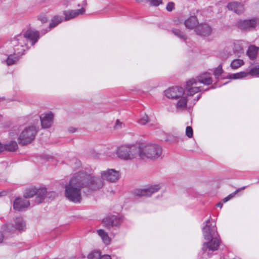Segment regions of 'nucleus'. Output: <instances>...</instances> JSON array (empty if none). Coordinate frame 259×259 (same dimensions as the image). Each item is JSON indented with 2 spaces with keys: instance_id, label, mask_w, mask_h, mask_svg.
I'll list each match as a JSON object with an SVG mask.
<instances>
[{
  "instance_id": "39",
  "label": "nucleus",
  "mask_w": 259,
  "mask_h": 259,
  "mask_svg": "<svg viewBox=\"0 0 259 259\" xmlns=\"http://www.w3.org/2000/svg\"><path fill=\"white\" fill-rule=\"evenodd\" d=\"M186 135L189 138H191L193 137V131L191 126H188L186 127Z\"/></svg>"
},
{
  "instance_id": "56",
  "label": "nucleus",
  "mask_w": 259,
  "mask_h": 259,
  "mask_svg": "<svg viewBox=\"0 0 259 259\" xmlns=\"http://www.w3.org/2000/svg\"><path fill=\"white\" fill-rule=\"evenodd\" d=\"M256 20H257V24L259 25V19L256 18Z\"/></svg>"
},
{
  "instance_id": "13",
  "label": "nucleus",
  "mask_w": 259,
  "mask_h": 259,
  "mask_svg": "<svg viewBox=\"0 0 259 259\" xmlns=\"http://www.w3.org/2000/svg\"><path fill=\"white\" fill-rule=\"evenodd\" d=\"M197 84L196 79L191 78L186 82V92L187 96H192L195 94L201 91L200 87H195Z\"/></svg>"
},
{
  "instance_id": "22",
  "label": "nucleus",
  "mask_w": 259,
  "mask_h": 259,
  "mask_svg": "<svg viewBox=\"0 0 259 259\" xmlns=\"http://www.w3.org/2000/svg\"><path fill=\"white\" fill-rule=\"evenodd\" d=\"M16 230L24 231L26 230V223L22 217H17L14 220V225Z\"/></svg>"
},
{
  "instance_id": "41",
  "label": "nucleus",
  "mask_w": 259,
  "mask_h": 259,
  "mask_svg": "<svg viewBox=\"0 0 259 259\" xmlns=\"http://www.w3.org/2000/svg\"><path fill=\"white\" fill-rule=\"evenodd\" d=\"M149 121V117L148 115H145L142 117L139 120V123L142 125L146 124Z\"/></svg>"
},
{
  "instance_id": "42",
  "label": "nucleus",
  "mask_w": 259,
  "mask_h": 259,
  "mask_svg": "<svg viewBox=\"0 0 259 259\" xmlns=\"http://www.w3.org/2000/svg\"><path fill=\"white\" fill-rule=\"evenodd\" d=\"M57 196V193L55 191L48 192L47 191L46 198L53 199Z\"/></svg>"
},
{
  "instance_id": "11",
  "label": "nucleus",
  "mask_w": 259,
  "mask_h": 259,
  "mask_svg": "<svg viewBox=\"0 0 259 259\" xmlns=\"http://www.w3.org/2000/svg\"><path fill=\"white\" fill-rule=\"evenodd\" d=\"M257 25L256 18L248 20H240L237 22L238 27L243 30L254 29Z\"/></svg>"
},
{
  "instance_id": "5",
  "label": "nucleus",
  "mask_w": 259,
  "mask_h": 259,
  "mask_svg": "<svg viewBox=\"0 0 259 259\" xmlns=\"http://www.w3.org/2000/svg\"><path fill=\"white\" fill-rule=\"evenodd\" d=\"M138 146L132 145H122L117 150L118 156L124 160H131L135 158L138 155Z\"/></svg>"
},
{
  "instance_id": "49",
  "label": "nucleus",
  "mask_w": 259,
  "mask_h": 259,
  "mask_svg": "<svg viewBox=\"0 0 259 259\" xmlns=\"http://www.w3.org/2000/svg\"><path fill=\"white\" fill-rule=\"evenodd\" d=\"M75 163L76 164L77 166H78V167L80 166L81 165L80 161L77 159H75Z\"/></svg>"
},
{
  "instance_id": "12",
  "label": "nucleus",
  "mask_w": 259,
  "mask_h": 259,
  "mask_svg": "<svg viewBox=\"0 0 259 259\" xmlns=\"http://www.w3.org/2000/svg\"><path fill=\"white\" fill-rule=\"evenodd\" d=\"M160 187L159 185L151 186L146 189H138L135 191V195L139 197H148L157 192Z\"/></svg>"
},
{
  "instance_id": "54",
  "label": "nucleus",
  "mask_w": 259,
  "mask_h": 259,
  "mask_svg": "<svg viewBox=\"0 0 259 259\" xmlns=\"http://www.w3.org/2000/svg\"><path fill=\"white\" fill-rule=\"evenodd\" d=\"M217 206L220 207V208H222L223 206V204L221 202H219L217 204Z\"/></svg>"
},
{
  "instance_id": "1",
  "label": "nucleus",
  "mask_w": 259,
  "mask_h": 259,
  "mask_svg": "<svg viewBox=\"0 0 259 259\" xmlns=\"http://www.w3.org/2000/svg\"><path fill=\"white\" fill-rule=\"evenodd\" d=\"M210 219L205 222V225L202 228L204 238L205 240H209L207 242H204L202 246L203 253H206L208 256L210 251H214L218 249L221 240L217 230L215 224L211 223Z\"/></svg>"
},
{
  "instance_id": "3",
  "label": "nucleus",
  "mask_w": 259,
  "mask_h": 259,
  "mask_svg": "<svg viewBox=\"0 0 259 259\" xmlns=\"http://www.w3.org/2000/svg\"><path fill=\"white\" fill-rule=\"evenodd\" d=\"M76 174L85 193L98 191L104 185L103 181L98 177L83 171Z\"/></svg>"
},
{
  "instance_id": "24",
  "label": "nucleus",
  "mask_w": 259,
  "mask_h": 259,
  "mask_svg": "<svg viewBox=\"0 0 259 259\" xmlns=\"http://www.w3.org/2000/svg\"><path fill=\"white\" fill-rule=\"evenodd\" d=\"M259 51V48L256 47L254 46H251L249 47L247 54L249 58L251 60L254 59Z\"/></svg>"
},
{
  "instance_id": "33",
  "label": "nucleus",
  "mask_w": 259,
  "mask_h": 259,
  "mask_svg": "<svg viewBox=\"0 0 259 259\" xmlns=\"http://www.w3.org/2000/svg\"><path fill=\"white\" fill-rule=\"evenodd\" d=\"M20 56L17 55V56H13L12 55L8 56L6 60V63L8 65H12L15 64L19 59Z\"/></svg>"
},
{
  "instance_id": "55",
  "label": "nucleus",
  "mask_w": 259,
  "mask_h": 259,
  "mask_svg": "<svg viewBox=\"0 0 259 259\" xmlns=\"http://www.w3.org/2000/svg\"><path fill=\"white\" fill-rule=\"evenodd\" d=\"M214 88H215V87H214L212 86V87H210V88H207V89H205L204 91H206L209 90V89H214Z\"/></svg>"
},
{
  "instance_id": "32",
  "label": "nucleus",
  "mask_w": 259,
  "mask_h": 259,
  "mask_svg": "<svg viewBox=\"0 0 259 259\" xmlns=\"http://www.w3.org/2000/svg\"><path fill=\"white\" fill-rule=\"evenodd\" d=\"M171 32L176 36L183 40H186L187 39V36L184 33L178 29L173 28L171 29Z\"/></svg>"
},
{
  "instance_id": "52",
  "label": "nucleus",
  "mask_w": 259,
  "mask_h": 259,
  "mask_svg": "<svg viewBox=\"0 0 259 259\" xmlns=\"http://www.w3.org/2000/svg\"><path fill=\"white\" fill-rule=\"evenodd\" d=\"M201 96V94H199V95H198V96L197 97V98L194 100L195 101V102H197L200 98Z\"/></svg>"
},
{
  "instance_id": "28",
  "label": "nucleus",
  "mask_w": 259,
  "mask_h": 259,
  "mask_svg": "<svg viewBox=\"0 0 259 259\" xmlns=\"http://www.w3.org/2000/svg\"><path fill=\"white\" fill-rule=\"evenodd\" d=\"M187 97H182L178 101L177 104L178 109H184L187 107Z\"/></svg>"
},
{
  "instance_id": "23",
  "label": "nucleus",
  "mask_w": 259,
  "mask_h": 259,
  "mask_svg": "<svg viewBox=\"0 0 259 259\" xmlns=\"http://www.w3.org/2000/svg\"><path fill=\"white\" fill-rule=\"evenodd\" d=\"M198 23L197 19L195 16H191L185 21V26L190 29L194 28Z\"/></svg>"
},
{
  "instance_id": "36",
  "label": "nucleus",
  "mask_w": 259,
  "mask_h": 259,
  "mask_svg": "<svg viewBox=\"0 0 259 259\" xmlns=\"http://www.w3.org/2000/svg\"><path fill=\"white\" fill-rule=\"evenodd\" d=\"M101 253L100 251H95L90 253L88 258L89 259H100L101 257Z\"/></svg>"
},
{
  "instance_id": "57",
  "label": "nucleus",
  "mask_w": 259,
  "mask_h": 259,
  "mask_svg": "<svg viewBox=\"0 0 259 259\" xmlns=\"http://www.w3.org/2000/svg\"><path fill=\"white\" fill-rule=\"evenodd\" d=\"M228 55H227V56H225V57H223V58H224V59H227V58H228Z\"/></svg>"
},
{
  "instance_id": "2",
  "label": "nucleus",
  "mask_w": 259,
  "mask_h": 259,
  "mask_svg": "<svg viewBox=\"0 0 259 259\" xmlns=\"http://www.w3.org/2000/svg\"><path fill=\"white\" fill-rule=\"evenodd\" d=\"M81 184L77 174H75L65 187V196L69 200L74 203L81 202V191L82 190L83 192L85 193Z\"/></svg>"
},
{
  "instance_id": "7",
  "label": "nucleus",
  "mask_w": 259,
  "mask_h": 259,
  "mask_svg": "<svg viewBox=\"0 0 259 259\" xmlns=\"http://www.w3.org/2000/svg\"><path fill=\"white\" fill-rule=\"evenodd\" d=\"M26 39L24 34H20L11 40L12 45L14 47V54L22 56L25 51V47L27 45Z\"/></svg>"
},
{
  "instance_id": "37",
  "label": "nucleus",
  "mask_w": 259,
  "mask_h": 259,
  "mask_svg": "<svg viewBox=\"0 0 259 259\" xmlns=\"http://www.w3.org/2000/svg\"><path fill=\"white\" fill-rule=\"evenodd\" d=\"M223 72L222 64H220L218 67L215 68L213 71V75L216 78H218Z\"/></svg>"
},
{
  "instance_id": "40",
  "label": "nucleus",
  "mask_w": 259,
  "mask_h": 259,
  "mask_svg": "<svg viewBox=\"0 0 259 259\" xmlns=\"http://www.w3.org/2000/svg\"><path fill=\"white\" fill-rule=\"evenodd\" d=\"M15 230L14 226L12 224H8L5 228V230L10 233H14Z\"/></svg>"
},
{
  "instance_id": "26",
  "label": "nucleus",
  "mask_w": 259,
  "mask_h": 259,
  "mask_svg": "<svg viewBox=\"0 0 259 259\" xmlns=\"http://www.w3.org/2000/svg\"><path fill=\"white\" fill-rule=\"evenodd\" d=\"M37 193V188L36 187H31L26 190L24 194V197L25 198H30L36 195Z\"/></svg>"
},
{
  "instance_id": "18",
  "label": "nucleus",
  "mask_w": 259,
  "mask_h": 259,
  "mask_svg": "<svg viewBox=\"0 0 259 259\" xmlns=\"http://www.w3.org/2000/svg\"><path fill=\"white\" fill-rule=\"evenodd\" d=\"M195 31L197 34L205 36L211 34L212 28L207 24H201L197 27Z\"/></svg>"
},
{
  "instance_id": "16",
  "label": "nucleus",
  "mask_w": 259,
  "mask_h": 259,
  "mask_svg": "<svg viewBox=\"0 0 259 259\" xmlns=\"http://www.w3.org/2000/svg\"><path fill=\"white\" fill-rule=\"evenodd\" d=\"M29 205L30 202L29 201L21 198H16L13 203L14 209L18 211H22Z\"/></svg>"
},
{
  "instance_id": "8",
  "label": "nucleus",
  "mask_w": 259,
  "mask_h": 259,
  "mask_svg": "<svg viewBox=\"0 0 259 259\" xmlns=\"http://www.w3.org/2000/svg\"><path fill=\"white\" fill-rule=\"evenodd\" d=\"M123 220L122 216L110 214L103 219L102 223L104 227L110 229L111 227L119 226Z\"/></svg>"
},
{
  "instance_id": "45",
  "label": "nucleus",
  "mask_w": 259,
  "mask_h": 259,
  "mask_svg": "<svg viewBox=\"0 0 259 259\" xmlns=\"http://www.w3.org/2000/svg\"><path fill=\"white\" fill-rule=\"evenodd\" d=\"M122 122H120L119 119H117L115 124L114 126L115 130H120L122 128Z\"/></svg>"
},
{
  "instance_id": "35",
  "label": "nucleus",
  "mask_w": 259,
  "mask_h": 259,
  "mask_svg": "<svg viewBox=\"0 0 259 259\" xmlns=\"http://www.w3.org/2000/svg\"><path fill=\"white\" fill-rule=\"evenodd\" d=\"M244 62L241 59H235L231 63V67L233 69H236L243 65Z\"/></svg>"
},
{
  "instance_id": "47",
  "label": "nucleus",
  "mask_w": 259,
  "mask_h": 259,
  "mask_svg": "<svg viewBox=\"0 0 259 259\" xmlns=\"http://www.w3.org/2000/svg\"><path fill=\"white\" fill-rule=\"evenodd\" d=\"M100 259H111V256L109 255H101Z\"/></svg>"
},
{
  "instance_id": "58",
  "label": "nucleus",
  "mask_w": 259,
  "mask_h": 259,
  "mask_svg": "<svg viewBox=\"0 0 259 259\" xmlns=\"http://www.w3.org/2000/svg\"><path fill=\"white\" fill-rule=\"evenodd\" d=\"M18 48L19 49H21L20 46H19L18 47Z\"/></svg>"
},
{
  "instance_id": "9",
  "label": "nucleus",
  "mask_w": 259,
  "mask_h": 259,
  "mask_svg": "<svg viewBox=\"0 0 259 259\" xmlns=\"http://www.w3.org/2000/svg\"><path fill=\"white\" fill-rule=\"evenodd\" d=\"M164 93L167 98L171 99H178L184 95L185 91L182 87H175L165 90Z\"/></svg>"
},
{
  "instance_id": "6",
  "label": "nucleus",
  "mask_w": 259,
  "mask_h": 259,
  "mask_svg": "<svg viewBox=\"0 0 259 259\" xmlns=\"http://www.w3.org/2000/svg\"><path fill=\"white\" fill-rule=\"evenodd\" d=\"M37 131L34 126L26 127L20 135L18 141L20 145H25L30 143L35 138Z\"/></svg>"
},
{
  "instance_id": "44",
  "label": "nucleus",
  "mask_w": 259,
  "mask_h": 259,
  "mask_svg": "<svg viewBox=\"0 0 259 259\" xmlns=\"http://www.w3.org/2000/svg\"><path fill=\"white\" fill-rule=\"evenodd\" d=\"M166 8L167 11H172L175 9V4L173 2H169L167 4Z\"/></svg>"
},
{
  "instance_id": "17",
  "label": "nucleus",
  "mask_w": 259,
  "mask_h": 259,
  "mask_svg": "<svg viewBox=\"0 0 259 259\" xmlns=\"http://www.w3.org/2000/svg\"><path fill=\"white\" fill-rule=\"evenodd\" d=\"M85 12V9L82 8L80 9L64 11L63 14L65 16V20L68 21L71 19L74 18L79 15H82Z\"/></svg>"
},
{
  "instance_id": "51",
  "label": "nucleus",
  "mask_w": 259,
  "mask_h": 259,
  "mask_svg": "<svg viewBox=\"0 0 259 259\" xmlns=\"http://www.w3.org/2000/svg\"><path fill=\"white\" fill-rule=\"evenodd\" d=\"M4 150V146L0 143V152Z\"/></svg>"
},
{
  "instance_id": "21",
  "label": "nucleus",
  "mask_w": 259,
  "mask_h": 259,
  "mask_svg": "<svg viewBox=\"0 0 259 259\" xmlns=\"http://www.w3.org/2000/svg\"><path fill=\"white\" fill-rule=\"evenodd\" d=\"M229 10L234 11L237 14H240L244 11V6L242 4L236 2L229 3L227 5Z\"/></svg>"
},
{
  "instance_id": "15",
  "label": "nucleus",
  "mask_w": 259,
  "mask_h": 259,
  "mask_svg": "<svg viewBox=\"0 0 259 259\" xmlns=\"http://www.w3.org/2000/svg\"><path fill=\"white\" fill-rule=\"evenodd\" d=\"M24 35L25 37L26 40H29L32 46L35 44L39 38V32L31 29L27 30L24 33Z\"/></svg>"
},
{
  "instance_id": "43",
  "label": "nucleus",
  "mask_w": 259,
  "mask_h": 259,
  "mask_svg": "<svg viewBox=\"0 0 259 259\" xmlns=\"http://www.w3.org/2000/svg\"><path fill=\"white\" fill-rule=\"evenodd\" d=\"M150 5L153 6H158L162 3V0H147Z\"/></svg>"
},
{
  "instance_id": "48",
  "label": "nucleus",
  "mask_w": 259,
  "mask_h": 259,
  "mask_svg": "<svg viewBox=\"0 0 259 259\" xmlns=\"http://www.w3.org/2000/svg\"><path fill=\"white\" fill-rule=\"evenodd\" d=\"M4 239V235L3 233L0 232V243H2Z\"/></svg>"
},
{
  "instance_id": "34",
  "label": "nucleus",
  "mask_w": 259,
  "mask_h": 259,
  "mask_svg": "<svg viewBox=\"0 0 259 259\" xmlns=\"http://www.w3.org/2000/svg\"><path fill=\"white\" fill-rule=\"evenodd\" d=\"M245 188H246V186H244L242 188L237 189L234 192L230 194L228 196L224 198L223 199V202L225 203L227 202L228 201H229V200H230L231 199L233 198L237 193H238L239 192H240L241 190H244L245 189Z\"/></svg>"
},
{
  "instance_id": "27",
  "label": "nucleus",
  "mask_w": 259,
  "mask_h": 259,
  "mask_svg": "<svg viewBox=\"0 0 259 259\" xmlns=\"http://www.w3.org/2000/svg\"><path fill=\"white\" fill-rule=\"evenodd\" d=\"M4 146V150L9 151H15L18 148V145L16 141H12Z\"/></svg>"
},
{
  "instance_id": "10",
  "label": "nucleus",
  "mask_w": 259,
  "mask_h": 259,
  "mask_svg": "<svg viewBox=\"0 0 259 259\" xmlns=\"http://www.w3.org/2000/svg\"><path fill=\"white\" fill-rule=\"evenodd\" d=\"M101 178L110 182H115L120 177L118 171L114 169H108L107 170L103 171L101 173Z\"/></svg>"
},
{
  "instance_id": "19",
  "label": "nucleus",
  "mask_w": 259,
  "mask_h": 259,
  "mask_svg": "<svg viewBox=\"0 0 259 259\" xmlns=\"http://www.w3.org/2000/svg\"><path fill=\"white\" fill-rule=\"evenodd\" d=\"M196 83L200 82L205 85H210L212 83L213 80L208 72H204L197 76L195 78Z\"/></svg>"
},
{
  "instance_id": "53",
  "label": "nucleus",
  "mask_w": 259,
  "mask_h": 259,
  "mask_svg": "<svg viewBox=\"0 0 259 259\" xmlns=\"http://www.w3.org/2000/svg\"><path fill=\"white\" fill-rule=\"evenodd\" d=\"M6 194V192H4V191L0 192V197L3 196H4Z\"/></svg>"
},
{
  "instance_id": "4",
  "label": "nucleus",
  "mask_w": 259,
  "mask_h": 259,
  "mask_svg": "<svg viewBox=\"0 0 259 259\" xmlns=\"http://www.w3.org/2000/svg\"><path fill=\"white\" fill-rule=\"evenodd\" d=\"M138 155L141 159L145 158L156 159L162 155V149L160 146L155 144L141 143L138 146Z\"/></svg>"
},
{
  "instance_id": "14",
  "label": "nucleus",
  "mask_w": 259,
  "mask_h": 259,
  "mask_svg": "<svg viewBox=\"0 0 259 259\" xmlns=\"http://www.w3.org/2000/svg\"><path fill=\"white\" fill-rule=\"evenodd\" d=\"M42 128H50L53 123L54 115L50 112L48 113L42 114L40 116Z\"/></svg>"
},
{
  "instance_id": "25",
  "label": "nucleus",
  "mask_w": 259,
  "mask_h": 259,
  "mask_svg": "<svg viewBox=\"0 0 259 259\" xmlns=\"http://www.w3.org/2000/svg\"><path fill=\"white\" fill-rule=\"evenodd\" d=\"M98 234L101 237L103 241L108 245L110 242V239L108 236V233L102 229H99L97 230Z\"/></svg>"
},
{
  "instance_id": "31",
  "label": "nucleus",
  "mask_w": 259,
  "mask_h": 259,
  "mask_svg": "<svg viewBox=\"0 0 259 259\" xmlns=\"http://www.w3.org/2000/svg\"><path fill=\"white\" fill-rule=\"evenodd\" d=\"M181 140L180 136L168 135L166 137V140L171 143H178Z\"/></svg>"
},
{
  "instance_id": "20",
  "label": "nucleus",
  "mask_w": 259,
  "mask_h": 259,
  "mask_svg": "<svg viewBox=\"0 0 259 259\" xmlns=\"http://www.w3.org/2000/svg\"><path fill=\"white\" fill-rule=\"evenodd\" d=\"M47 189L45 187H42L37 189V193H36V197L35 198V204H38L44 202L46 198Z\"/></svg>"
},
{
  "instance_id": "50",
  "label": "nucleus",
  "mask_w": 259,
  "mask_h": 259,
  "mask_svg": "<svg viewBox=\"0 0 259 259\" xmlns=\"http://www.w3.org/2000/svg\"><path fill=\"white\" fill-rule=\"evenodd\" d=\"M68 130L69 132L72 133H74L75 132V129L74 127H70Z\"/></svg>"
},
{
  "instance_id": "46",
  "label": "nucleus",
  "mask_w": 259,
  "mask_h": 259,
  "mask_svg": "<svg viewBox=\"0 0 259 259\" xmlns=\"http://www.w3.org/2000/svg\"><path fill=\"white\" fill-rule=\"evenodd\" d=\"M38 19L42 23H46L48 21L47 17L44 15H40L38 16Z\"/></svg>"
},
{
  "instance_id": "38",
  "label": "nucleus",
  "mask_w": 259,
  "mask_h": 259,
  "mask_svg": "<svg viewBox=\"0 0 259 259\" xmlns=\"http://www.w3.org/2000/svg\"><path fill=\"white\" fill-rule=\"evenodd\" d=\"M248 73L252 76L259 75V66H255L251 68Z\"/></svg>"
},
{
  "instance_id": "29",
  "label": "nucleus",
  "mask_w": 259,
  "mask_h": 259,
  "mask_svg": "<svg viewBox=\"0 0 259 259\" xmlns=\"http://www.w3.org/2000/svg\"><path fill=\"white\" fill-rule=\"evenodd\" d=\"M249 75L248 72L244 71L238 72L236 73L231 74L229 75L230 79H240L244 78Z\"/></svg>"
},
{
  "instance_id": "30",
  "label": "nucleus",
  "mask_w": 259,
  "mask_h": 259,
  "mask_svg": "<svg viewBox=\"0 0 259 259\" xmlns=\"http://www.w3.org/2000/svg\"><path fill=\"white\" fill-rule=\"evenodd\" d=\"M62 21V19L60 16H55L51 20L49 25L50 28H53L58 25Z\"/></svg>"
},
{
  "instance_id": "59",
  "label": "nucleus",
  "mask_w": 259,
  "mask_h": 259,
  "mask_svg": "<svg viewBox=\"0 0 259 259\" xmlns=\"http://www.w3.org/2000/svg\"><path fill=\"white\" fill-rule=\"evenodd\" d=\"M11 136H13L14 135L12 134V133H11Z\"/></svg>"
}]
</instances>
